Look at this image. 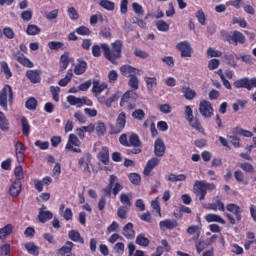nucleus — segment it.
Here are the masks:
<instances>
[{
  "mask_svg": "<svg viewBox=\"0 0 256 256\" xmlns=\"http://www.w3.org/2000/svg\"><path fill=\"white\" fill-rule=\"evenodd\" d=\"M105 89H107V84L105 83L100 84L97 81L93 82L92 92L95 93V97H99V95H101V93H103Z\"/></svg>",
  "mask_w": 256,
  "mask_h": 256,
  "instance_id": "obj_36",
  "label": "nucleus"
},
{
  "mask_svg": "<svg viewBox=\"0 0 256 256\" xmlns=\"http://www.w3.org/2000/svg\"><path fill=\"white\" fill-rule=\"evenodd\" d=\"M232 133L233 135H242V137H253V132L245 130L239 126L233 128Z\"/></svg>",
  "mask_w": 256,
  "mask_h": 256,
  "instance_id": "obj_41",
  "label": "nucleus"
},
{
  "mask_svg": "<svg viewBox=\"0 0 256 256\" xmlns=\"http://www.w3.org/2000/svg\"><path fill=\"white\" fill-rule=\"evenodd\" d=\"M139 72V70H137V68L131 66V65H122L120 67V73L121 75H123V77H134L135 75H137V73Z\"/></svg>",
  "mask_w": 256,
  "mask_h": 256,
  "instance_id": "obj_22",
  "label": "nucleus"
},
{
  "mask_svg": "<svg viewBox=\"0 0 256 256\" xmlns=\"http://www.w3.org/2000/svg\"><path fill=\"white\" fill-rule=\"evenodd\" d=\"M233 87H235V89H247V91H253V89H256V77L251 79L247 77L238 79L234 81Z\"/></svg>",
  "mask_w": 256,
  "mask_h": 256,
  "instance_id": "obj_5",
  "label": "nucleus"
},
{
  "mask_svg": "<svg viewBox=\"0 0 256 256\" xmlns=\"http://www.w3.org/2000/svg\"><path fill=\"white\" fill-rule=\"evenodd\" d=\"M75 33H77V35L89 36L91 35V30L86 26H80L75 29Z\"/></svg>",
  "mask_w": 256,
  "mask_h": 256,
  "instance_id": "obj_59",
  "label": "nucleus"
},
{
  "mask_svg": "<svg viewBox=\"0 0 256 256\" xmlns=\"http://www.w3.org/2000/svg\"><path fill=\"white\" fill-rule=\"evenodd\" d=\"M132 9L136 15H145V10H143V6L141 4L134 2L132 3Z\"/></svg>",
  "mask_w": 256,
  "mask_h": 256,
  "instance_id": "obj_64",
  "label": "nucleus"
},
{
  "mask_svg": "<svg viewBox=\"0 0 256 256\" xmlns=\"http://www.w3.org/2000/svg\"><path fill=\"white\" fill-rule=\"evenodd\" d=\"M100 7L106 11H115V2L110 0H101L99 2Z\"/></svg>",
  "mask_w": 256,
  "mask_h": 256,
  "instance_id": "obj_44",
  "label": "nucleus"
},
{
  "mask_svg": "<svg viewBox=\"0 0 256 256\" xmlns=\"http://www.w3.org/2000/svg\"><path fill=\"white\" fill-rule=\"evenodd\" d=\"M166 146L165 142L161 138H157L154 142V155L156 157H163L165 155Z\"/></svg>",
  "mask_w": 256,
  "mask_h": 256,
  "instance_id": "obj_16",
  "label": "nucleus"
},
{
  "mask_svg": "<svg viewBox=\"0 0 256 256\" xmlns=\"http://www.w3.org/2000/svg\"><path fill=\"white\" fill-rule=\"evenodd\" d=\"M137 99H139V95L133 90H128L121 97L120 107L133 111L137 107Z\"/></svg>",
  "mask_w": 256,
  "mask_h": 256,
  "instance_id": "obj_4",
  "label": "nucleus"
},
{
  "mask_svg": "<svg viewBox=\"0 0 256 256\" xmlns=\"http://www.w3.org/2000/svg\"><path fill=\"white\" fill-rule=\"evenodd\" d=\"M13 88L9 84H5L0 90V107L3 111H9L8 105H13Z\"/></svg>",
  "mask_w": 256,
  "mask_h": 256,
  "instance_id": "obj_3",
  "label": "nucleus"
},
{
  "mask_svg": "<svg viewBox=\"0 0 256 256\" xmlns=\"http://www.w3.org/2000/svg\"><path fill=\"white\" fill-rule=\"evenodd\" d=\"M0 256H11V245L3 244L0 247Z\"/></svg>",
  "mask_w": 256,
  "mask_h": 256,
  "instance_id": "obj_62",
  "label": "nucleus"
},
{
  "mask_svg": "<svg viewBox=\"0 0 256 256\" xmlns=\"http://www.w3.org/2000/svg\"><path fill=\"white\" fill-rule=\"evenodd\" d=\"M21 189H22V184L21 180H15L9 189V193L11 197H19L21 195Z\"/></svg>",
  "mask_w": 256,
  "mask_h": 256,
  "instance_id": "obj_24",
  "label": "nucleus"
},
{
  "mask_svg": "<svg viewBox=\"0 0 256 256\" xmlns=\"http://www.w3.org/2000/svg\"><path fill=\"white\" fill-rule=\"evenodd\" d=\"M188 235H195L192 237L193 241H199V237H201V228L197 225H192L187 228Z\"/></svg>",
  "mask_w": 256,
  "mask_h": 256,
  "instance_id": "obj_32",
  "label": "nucleus"
},
{
  "mask_svg": "<svg viewBox=\"0 0 256 256\" xmlns=\"http://www.w3.org/2000/svg\"><path fill=\"white\" fill-rule=\"evenodd\" d=\"M15 147V157L17 159L18 163H24L25 162V151H27V148L25 147V144L21 141H17L14 145Z\"/></svg>",
  "mask_w": 256,
  "mask_h": 256,
  "instance_id": "obj_11",
  "label": "nucleus"
},
{
  "mask_svg": "<svg viewBox=\"0 0 256 256\" xmlns=\"http://www.w3.org/2000/svg\"><path fill=\"white\" fill-rule=\"evenodd\" d=\"M122 234L124 235L125 238L127 239H135V230L133 229V223L128 222L124 227H123V232Z\"/></svg>",
  "mask_w": 256,
  "mask_h": 256,
  "instance_id": "obj_25",
  "label": "nucleus"
},
{
  "mask_svg": "<svg viewBox=\"0 0 256 256\" xmlns=\"http://www.w3.org/2000/svg\"><path fill=\"white\" fill-rule=\"evenodd\" d=\"M21 125H22V135H24V137H29V133H31V125L29 124V120H27L25 117H22Z\"/></svg>",
  "mask_w": 256,
  "mask_h": 256,
  "instance_id": "obj_39",
  "label": "nucleus"
},
{
  "mask_svg": "<svg viewBox=\"0 0 256 256\" xmlns=\"http://www.w3.org/2000/svg\"><path fill=\"white\" fill-rule=\"evenodd\" d=\"M69 52H64L61 56H60V69L61 71H65V69H67V67H69Z\"/></svg>",
  "mask_w": 256,
  "mask_h": 256,
  "instance_id": "obj_40",
  "label": "nucleus"
},
{
  "mask_svg": "<svg viewBox=\"0 0 256 256\" xmlns=\"http://www.w3.org/2000/svg\"><path fill=\"white\" fill-rule=\"evenodd\" d=\"M195 16L200 25H207V18L205 17V12H203L202 10H198Z\"/></svg>",
  "mask_w": 256,
  "mask_h": 256,
  "instance_id": "obj_58",
  "label": "nucleus"
},
{
  "mask_svg": "<svg viewBox=\"0 0 256 256\" xmlns=\"http://www.w3.org/2000/svg\"><path fill=\"white\" fill-rule=\"evenodd\" d=\"M221 36L223 41H226L229 45H234V47H237L238 45H245V42L247 41L245 35L239 30H235L233 32H226L222 30Z\"/></svg>",
  "mask_w": 256,
  "mask_h": 256,
  "instance_id": "obj_2",
  "label": "nucleus"
},
{
  "mask_svg": "<svg viewBox=\"0 0 256 256\" xmlns=\"http://www.w3.org/2000/svg\"><path fill=\"white\" fill-rule=\"evenodd\" d=\"M240 169L245 171V173H255V167L249 162H244L240 164Z\"/></svg>",
  "mask_w": 256,
  "mask_h": 256,
  "instance_id": "obj_57",
  "label": "nucleus"
},
{
  "mask_svg": "<svg viewBox=\"0 0 256 256\" xmlns=\"http://www.w3.org/2000/svg\"><path fill=\"white\" fill-rule=\"evenodd\" d=\"M182 93L185 99H188V101H193V99L197 97V92H195V90L191 89L189 86H183Z\"/></svg>",
  "mask_w": 256,
  "mask_h": 256,
  "instance_id": "obj_34",
  "label": "nucleus"
},
{
  "mask_svg": "<svg viewBox=\"0 0 256 256\" xmlns=\"http://www.w3.org/2000/svg\"><path fill=\"white\" fill-rule=\"evenodd\" d=\"M41 70H27L26 77L29 79L30 82L33 84L41 83Z\"/></svg>",
  "mask_w": 256,
  "mask_h": 256,
  "instance_id": "obj_21",
  "label": "nucleus"
},
{
  "mask_svg": "<svg viewBox=\"0 0 256 256\" xmlns=\"http://www.w3.org/2000/svg\"><path fill=\"white\" fill-rule=\"evenodd\" d=\"M177 49L181 53V57H191L193 55V48L189 42H180L177 44Z\"/></svg>",
  "mask_w": 256,
  "mask_h": 256,
  "instance_id": "obj_13",
  "label": "nucleus"
},
{
  "mask_svg": "<svg viewBox=\"0 0 256 256\" xmlns=\"http://www.w3.org/2000/svg\"><path fill=\"white\" fill-rule=\"evenodd\" d=\"M27 35H39L41 33V28L35 24H29L26 29Z\"/></svg>",
  "mask_w": 256,
  "mask_h": 256,
  "instance_id": "obj_45",
  "label": "nucleus"
},
{
  "mask_svg": "<svg viewBox=\"0 0 256 256\" xmlns=\"http://www.w3.org/2000/svg\"><path fill=\"white\" fill-rule=\"evenodd\" d=\"M199 112L205 119H211V116L215 113L211 102L202 100L199 104Z\"/></svg>",
  "mask_w": 256,
  "mask_h": 256,
  "instance_id": "obj_8",
  "label": "nucleus"
},
{
  "mask_svg": "<svg viewBox=\"0 0 256 256\" xmlns=\"http://www.w3.org/2000/svg\"><path fill=\"white\" fill-rule=\"evenodd\" d=\"M73 247H75V244H73V242L66 241L65 245L58 250V253L61 256L68 255L69 253H71V251H73Z\"/></svg>",
  "mask_w": 256,
  "mask_h": 256,
  "instance_id": "obj_35",
  "label": "nucleus"
},
{
  "mask_svg": "<svg viewBox=\"0 0 256 256\" xmlns=\"http://www.w3.org/2000/svg\"><path fill=\"white\" fill-rule=\"evenodd\" d=\"M115 181H117V176L110 175L109 184L102 190L105 197H111V193H113V186L115 185Z\"/></svg>",
  "mask_w": 256,
  "mask_h": 256,
  "instance_id": "obj_26",
  "label": "nucleus"
},
{
  "mask_svg": "<svg viewBox=\"0 0 256 256\" xmlns=\"http://www.w3.org/2000/svg\"><path fill=\"white\" fill-rule=\"evenodd\" d=\"M24 247L30 255L39 256V246L35 245V243L28 242Z\"/></svg>",
  "mask_w": 256,
  "mask_h": 256,
  "instance_id": "obj_38",
  "label": "nucleus"
},
{
  "mask_svg": "<svg viewBox=\"0 0 256 256\" xmlns=\"http://www.w3.org/2000/svg\"><path fill=\"white\" fill-rule=\"evenodd\" d=\"M193 190H194L196 197L199 198V201H204L205 197L207 196V190L205 188V181L197 180L194 183Z\"/></svg>",
  "mask_w": 256,
  "mask_h": 256,
  "instance_id": "obj_9",
  "label": "nucleus"
},
{
  "mask_svg": "<svg viewBox=\"0 0 256 256\" xmlns=\"http://www.w3.org/2000/svg\"><path fill=\"white\" fill-rule=\"evenodd\" d=\"M26 109L29 111H36L37 110V99L35 97H30L25 103Z\"/></svg>",
  "mask_w": 256,
  "mask_h": 256,
  "instance_id": "obj_47",
  "label": "nucleus"
},
{
  "mask_svg": "<svg viewBox=\"0 0 256 256\" xmlns=\"http://www.w3.org/2000/svg\"><path fill=\"white\" fill-rule=\"evenodd\" d=\"M204 219L207 223H220V225H225L227 223L223 217L213 213L206 214Z\"/></svg>",
  "mask_w": 256,
  "mask_h": 256,
  "instance_id": "obj_23",
  "label": "nucleus"
},
{
  "mask_svg": "<svg viewBox=\"0 0 256 256\" xmlns=\"http://www.w3.org/2000/svg\"><path fill=\"white\" fill-rule=\"evenodd\" d=\"M87 61H85L83 58H78L77 63L74 66V74L75 75H85L87 73Z\"/></svg>",
  "mask_w": 256,
  "mask_h": 256,
  "instance_id": "obj_17",
  "label": "nucleus"
},
{
  "mask_svg": "<svg viewBox=\"0 0 256 256\" xmlns=\"http://www.w3.org/2000/svg\"><path fill=\"white\" fill-rule=\"evenodd\" d=\"M45 209H47L45 205L39 209L38 220L40 223H47V221H51V219H53V213L49 210L45 211Z\"/></svg>",
  "mask_w": 256,
  "mask_h": 256,
  "instance_id": "obj_18",
  "label": "nucleus"
},
{
  "mask_svg": "<svg viewBox=\"0 0 256 256\" xmlns=\"http://www.w3.org/2000/svg\"><path fill=\"white\" fill-rule=\"evenodd\" d=\"M144 81L147 85L148 91H153V89L157 87V78L155 77H146Z\"/></svg>",
  "mask_w": 256,
  "mask_h": 256,
  "instance_id": "obj_48",
  "label": "nucleus"
},
{
  "mask_svg": "<svg viewBox=\"0 0 256 256\" xmlns=\"http://www.w3.org/2000/svg\"><path fill=\"white\" fill-rule=\"evenodd\" d=\"M89 165H91V155L89 153H86L78 160V166L80 167V169L84 168L85 173H91V168L89 167Z\"/></svg>",
  "mask_w": 256,
  "mask_h": 256,
  "instance_id": "obj_19",
  "label": "nucleus"
},
{
  "mask_svg": "<svg viewBox=\"0 0 256 256\" xmlns=\"http://www.w3.org/2000/svg\"><path fill=\"white\" fill-rule=\"evenodd\" d=\"M64 46H65V44H63V42H59V41H50L48 43V47H49V49H51V51H59V49H63Z\"/></svg>",
  "mask_w": 256,
  "mask_h": 256,
  "instance_id": "obj_56",
  "label": "nucleus"
},
{
  "mask_svg": "<svg viewBox=\"0 0 256 256\" xmlns=\"http://www.w3.org/2000/svg\"><path fill=\"white\" fill-rule=\"evenodd\" d=\"M1 71L4 73L6 79H11L13 77V72H11V68H9V64L7 62L3 61L1 62Z\"/></svg>",
  "mask_w": 256,
  "mask_h": 256,
  "instance_id": "obj_46",
  "label": "nucleus"
},
{
  "mask_svg": "<svg viewBox=\"0 0 256 256\" xmlns=\"http://www.w3.org/2000/svg\"><path fill=\"white\" fill-rule=\"evenodd\" d=\"M128 85L132 89V91H137V89H139V78H137V75L130 77Z\"/></svg>",
  "mask_w": 256,
  "mask_h": 256,
  "instance_id": "obj_51",
  "label": "nucleus"
},
{
  "mask_svg": "<svg viewBox=\"0 0 256 256\" xmlns=\"http://www.w3.org/2000/svg\"><path fill=\"white\" fill-rule=\"evenodd\" d=\"M159 163H161V160L157 157H153L150 160H148L143 171L144 175L146 177H149V175H151V171H153L154 168L157 167V165H159Z\"/></svg>",
  "mask_w": 256,
  "mask_h": 256,
  "instance_id": "obj_20",
  "label": "nucleus"
},
{
  "mask_svg": "<svg viewBox=\"0 0 256 256\" xmlns=\"http://www.w3.org/2000/svg\"><path fill=\"white\" fill-rule=\"evenodd\" d=\"M156 27L158 31H162L163 33L169 31V25L164 20H159L158 22H156Z\"/></svg>",
  "mask_w": 256,
  "mask_h": 256,
  "instance_id": "obj_61",
  "label": "nucleus"
},
{
  "mask_svg": "<svg viewBox=\"0 0 256 256\" xmlns=\"http://www.w3.org/2000/svg\"><path fill=\"white\" fill-rule=\"evenodd\" d=\"M196 251L197 253H203L207 247H209V244L205 240H198L195 243Z\"/></svg>",
  "mask_w": 256,
  "mask_h": 256,
  "instance_id": "obj_50",
  "label": "nucleus"
},
{
  "mask_svg": "<svg viewBox=\"0 0 256 256\" xmlns=\"http://www.w3.org/2000/svg\"><path fill=\"white\" fill-rule=\"evenodd\" d=\"M125 125H127V114L121 112L116 119V124L110 126L111 134L118 135L125 129Z\"/></svg>",
  "mask_w": 256,
  "mask_h": 256,
  "instance_id": "obj_7",
  "label": "nucleus"
},
{
  "mask_svg": "<svg viewBox=\"0 0 256 256\" xmlns=\"http://www.w3.org/2000/svg\"><path fill=\"white\" fill-rule=\"evenodd\" d=\"M212 203L208 204V209L210 211H222L225 212V203H223V201L221 200V196H215L213 198Z\"/></svg>",
  "mask_w": 256,
  "mask_h": 256,
  "instance_id": "obj_14",
  "label": "nucleus"
},
{
  "mask_svg": "<svg viewBox=\"0 0 256 256\" xmlns=\"http://www.w3.org/2000/svg\"><path fill=\"white\" fill-rule=\"evenodd\" d=\"M13 233V224H7L0 229V239L1 241H5L9 235Z\"/></svg>",
  "mask_w": 256,
  "mask_h": 256,
  "instance_id": "obj_33",
  "label": "nucleus"
},
{
  "mask_svg": "<svg viewBox=\"0 0 256 256\" xmlns=\"http://www.w3.org/2000/svg\"><path fill=\"white\" fill-rule=\"evenodd\" d=\"M11 129L9 124V119H7V116H5V113L3 111H0V130H2L4 133H7Z\"/></svg>",
  "mask_w": 256,
  "mask_h": 256,
  "instance_id": "obj_30",
  "label": "nucleus"
},
{
  "mask_svg": "<svg viewBox=\"0 0 256 256\" xmlns=\"http://www.w3.org/2000/svg\"><path fill=\"white\" fill-rule=\"evenodd\" d=\"M179 223L175 219H165L159 222V227L161 231H173L177 228Z\"/></svg>",
  "mask_w": 256,
  "mask_h": 256,
  "instance_id": "obj_12",
  "label": "nucleus"
},
{
  "mask_svg": "<svg viewBox=\"0 0 256 256\" xmlns=\"http://www.w3.org/2000/svg\"><path fill=\"white\" fill-rule=\"evenodd\" d=\"M129 209H131V208H127L126 206H120L117 209V215H118L119 219H122V220L127 219V217H128L127 213L129 212Z\"/></svg>",
  "mask_w": 256,
  "mask_h": 256,
  "instance_id": "obj_54",
  "label": "nucleus"
},
{
  "mask_svg": "<svg viewBox=\"0 0 256 256\" xmlns=\"http://www.w3.org/2000/svg\"><path fill=\"white\" fill-rule=\"evenodd\" d=\"M226 211H229V213H232L235 217H236V221H241V219H243V216L241 215V213H243V211L241 210V207L235 203H229L226 205L225 207Z\"/></svg>",
  "mask_w": 256,
  "mask_h": 256,
  "instance_id": "obj_15",
  "label": "nucleus"
},
{
  "mask_svg": "<svg viewBox=\"0 0 256 256\" xmlns=\"http://www.w3.org/2000/svg\"><path fill=\"white\" fill-rule=\"evenodd\" d=\"M68 237L71 241H74V243H80L81 245L85 243V239L81 237V234L77 230H70L68 232Z\"/></svg>",
  "mask_w": 256,
  "mask_h": 256,
  "instance_id": "obj_28",
  "label": "nucleus"
},
{
  "mask_svg": "<svg viewBox=\"0 0 256 256\" xmlns=\"http://www.w3.org/2000/svg\"><path fill=\"white\" fill-rule=\"evenodd\" d=\"M151 241L149 238L145 237L144 233H140L136 237V245H139L140 247H149V244Z\"/></svg>",
  "mask_w": 256,
  "mask_h": 256,
  "instance_id": "obj_37",
  "label": "nucleus"
},
{
  "mask_svg": "<svg viewBox=\"0 0 256 256\" xmlns=\"http://www.w3.org/2000/svg\"><path fill=\"white\" fill-rule=\"evenodd\" d=\"M132 117L137 121H143V119H145V111H143V109H137L132 112Z\"/></svg>",
  "mask_w": 256,
  "mask_h": 256,
  "instance_id": "obj_60",
  "label": "nucleus"
},
{
  "mask_svg": "<svg viewBox=\"0 0 256 256\" xmlns=\"http://www.w3.org/2000/svg\"><path fill=\"white\" fill-rule=\"evenodd\" d=\"M235 54H225L223 56L224 61H226L227 65H231V67H237V62H235Z\"/></svg>",
  "mask_w": 256,
  "mask_h": 256,
  "instance_id": "obj_55",
  "label": "nucleus"
},
{
  "mask_svg": "<svg viewBox=\"0 0 256 256\" xmlns=\"http://www.w3.org/2000/svg\"><path fill=\"white\" fill-rule=\"evenodd\" d=\"M166 181H170L171 183H177V181H185L187 176L185 174L175 175L173 173L169 174L165 177Z\"/></svg>",
  "mask_w": 256,
  "mask_h": 256,
  "instance_id": "obj_42",
  "label": "nucleus"
},
{
  "mask_svg": "<svg viewBox=\"0 0 256 256\" xmlns=\"http://www.w3.org/2000/svg\"><path fill=\"white\" fill-rule=\"evenodd\" d=\"M188 122L190 123L191 127H193V129H196V131H199V133H205V129L201 125V122L198 120V118H192V121Z\"/></svg>",
  "mask_w": 256,
  "mask_h": 256,
  "instance_id": "obj_49",
  "label": "nucleus"
},
{
  "mask_svg": "<svg viewBox=\"0 0 256 256\" xmlns=\"http://www.w3.org/2000/svg\"><path fill=\"white\" fill-rule=\"evenodd\" d=\"M227 139L230 141L231 145H233V147H235L236 149L241 147V139L237 137V134L228 135Z\"/></svg>",
  "mask_w": 256,
  "mask_h": 256,
  "instance_id": "obj_52",
  "label": "nucleus"
},
{
  "mask_svg": "<svg viewBox=\"0 0 256 256\" xmlns=\"http://www.w3.org/2000/svg\"><path fill=\"white\" fill-rule=\"evenodd\" d=\"M98 160L104 165H109V148L107 146L102 147V150L98 153Z\"/></svg>",
  "mask_w": 256,
  "mask_h": 256,
  "instance_id": "obj_29",
  "label": "nucleus"
},
{
  "mask_svg": "<svg viewBox=\"0 0 256 256\" xmlns=\"http://www.w3.org/2000/svg\"><path fill=\"white\" fill-rule=\"evenodd\" d=\"M65 149L66 151H72V153H82L79 137L75 134H69Z\"/></svg>",
  "mask_w": 256,
  "mask_h": 256,
  "instance_id": "obj_6",
  "label": "nucleus"
},
{
  "mask_svg": "<svg viewBox=\"0 0 256 256\" xmlns=\"http://www.w3.org/2000/svg\"><path fill=\"white\" fill-rule=\"evenodd\" d=\"M59 91H61V88L59 86H51L50 87V93H52L53 100L58 103L59 101Z\"/></svg>",
  "mask_w": 256,
  "mask_h": 256,
  "instance_id": "obj_63",
  "label": "nucleus"
},
{
  "mask_svg": "<svg viewBox=\"0 0 256 256\" xmlns=\"http://www.w3.org/2000/svg\"><path fill=\"white\" fill-rule=\"evenodd\" d=\"M129 147H141V139H139V135L132 133L129 137Z\"/></svg>",
  "mask_w": 256,
  "mask_h": 256,
  "instance_id": "obj_43",
  "label": "nucleus"
},
{
  "mask_svg": "<svg viewBox=\"0 0 256 256\" xmlns=\"http://www.w3.org/2000/svg\"><path fill=\"white\" fill-rule=\"evenodd\" d=\"M131 199H133V194L132 193H122L120 195V203H122V207H126L128 209H131L133 203H131Z\"/></svg>",
  "mask_w": 256,
  "mask_h": 256,
  "instance_id": "obj_27",
  "label": "nucleus"
},
{
  "mask_svg": "<svg viewBox=\"0 0 256 256\" xmlns=\"http://www.w3.org/2000/svg\"><path fill=\"white\" fill-rule=\"evenodd\" d=\"M101 49L104 53L105 59L112 63V65H117V61L121 59V54L123 53V41L116 40L111 43V47L107 43H101L100 45L95 44L92 46L93 57H101Z\"/></svg>",
  "mask_w": 256,
  "mask_h": 256,
  "instance_id": "obj_1",
  "label": "nucleus"
},
{
  "mask_svg": "<svg viewBox=\"0 0 256 256\" xmlns=\"http://www.w3.org/2000/svg\"><path fill=\"white\" fill-rule=\"evenodd\" d=\"M16 61L20 63V65H23V67H27L28 69H33L35 67V64L29 58L25 57L24 55L21 56H14Z\"/></svg>",
  "mask_w": 256,
  "mask_h": 256,
  "instance_id": "obj_31",
  "label": "nucleus"
},
{
  "mask_svg": "<svg viewBox=\"0 0 256 256\" xmlns=\"http://www.w3.org/2000/svg\"><path fill=\"white\" fill-rule=\"evenodd\" d=\"M95 129H96V134L98 135V137H103V135H105V133L107 132V127L105 126V123H103V122H98Z\"/></svg>",
  "mask_w": 256,
  "mask_h": 256,
  "instance_id": "obj_53",
  "label": "nucleus"
},
{
  "mask_svg": "<svg viewBox=\"0 0 256 256\" xmlns=\"http://www.w3.org/2000/svg\"><path fill=\"white\" fill-rule=\"evenodd\" d=\"M120 95H121L120 92H116L108 99L105 98V96H101L100 94L96 97H97L98 103H100V105H105V107L110 108L113 106V103H115V101H119V98L121 97Z\"/></svg>",
  "mask_w": 256,
  "mask_h": 256,
  "instance_id": "obj_10",
  "label": "nucleus"
}]
</instances>
